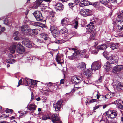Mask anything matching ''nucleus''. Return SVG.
Returning <instances> with one entry per match:
<instances>
[{
    "mask_svg": "<svg viewBox=\"0 0 123 123\" xmlns=\"http://www.w3.org/2000/svg\"><path fill=\"white\" fill-rule=\"evenodd\" d=\"M114 95V94L113 93L109 92L104 97L107 99L110 98H111Z\"/></svg>",
    "mask_w": 123,
    "mask_h": 123,
    "instance_id": "nucleus-30",
    "label": "nucleus"
},
{
    "mask_svg": "<svg viewBox=\"0 0 123 123\" xmlns=\"http://www.w3.org/2000/svg\"><path fill=\"white\" fill-rule=\"evenodd\" d=\"M87 27H89V31H92L94 27V26L93 24V23L92 22H90V24L87 25Z\"/></svg>",
    "mask_w": 123,
    "mask_h": 123,
    "instance_id": "nucleus-32",
    "label": "nucleus"
},
{
    "mask_svg": "<svg viewBox=\"0 0 123 123\" xmlns=\"http://www.w3.org/2000/svg\"><path fill=\"white\" fill-rule=\"evenodd\" d=\"M113 85L116 86L117 90L120 91L123 90V83L115 80L113 81Z\"/></svg>",
    "mask_w": 123,
    "mask_h": 123,
    "instance_id": "nucleus-8",
    "label": "nucleus"
},
{
    "mask_svg": "<svg viewBox=\"0 0 123 123\" xmlns=\"http://www.w3.org/2000/svg\"><path fill=\"white\" fill-rule=\"evenodd\" d=\"M92 5L94 7H98L100 5V3L99 2H96L94 3H92Z\"/></svg>",
    "mask_w": 123,
    "mask_h": 123,
    "instance_id": "nucleus-39",
    "label": "nucleus"
},
{
    "mask_svg": "<svg viewBox=\"0 0 123 123\" xmlns=\"http://www.w3.org/2000/svg\"><path fill=\"white\" fill-rule=\"evenodd\" d=\"M62 100H59L57 102L53 103V106L55 111L57 112H59L60 111V108L62 105Z\"/></svg>",
    "mask_w": 123,
    "mask_h": 123,
    "instance_id": "nucleus-5",
    "label": "nucleus"
},
{
    "mask_svg": "<svg viewBox=\"0 0 123 123\" xmlns=\"http://www.w3.org/2000/svg\"><path fill=\"white\" fill-rule=\"evenodd\" d=\"M92 3L90 2L87 0H81L79 3V6L80 7H83L87 6L88 5H92Z\"/></svg>",
    "mask_w": 123,
    "mask_h": 123,
    "instance_id": "nucleus-15",
    "label": "nucleus"
},
{
    "mask_svg": "<svg viewBox=\"0 0 123 123\" xmlns=\"http://www.w3.org/2000/svg\"><path fill=\"white\" fill-rule=\"evenodd\" d=\"M28 109L30 111H34L36 109V106L34 104H30L27 107Z\"/></svg>",
    "mask_w": 123,
    "mask_h": 123,
    "instance_id": "nucleus-26",
    "label": "nucleus"
},
{
    "mask_svg": "<svg viewBox=\"0 0 123 123\" xmlns=\"http://www.w3.org/2000/svg\"><path fill=\"white\" fill-rule=\"evenodd\" d=\"M56 0L54 1L53 5L55 7L56 9V10L61 11L63 10L64 8V6L60 2H56Z\"/></svg>",
    "mask_w": 123,
    "mask_h": 123,
    "instance_id": "nucleus-6",
    "label": "nucleus"
},
{
    "mask_svg": "<svg viewBox=\"0 0 123 123\" xmlns=\"http://www.w3.org/2000/svg\"><path fill=\"white\" fill-rule=\"evenodd\" d=\"M6 62L7 63H11V59H7L6 60Z\"/></svg>",
    "mask_w": 123,
    "mask_h": 123,
    "instance_id": "nucleus-63",
    "label": "nucleus"
},
{
    "mask_svg": "<svg viewBox=\"0 0 123 123\" xmlns=\"http://www.w3.org/2000/svg\"><path fill=\"white\" fill-rule=\"evenodd\" d=\"M96 99H92L91 100H89V102L90 103H92L96 102Z\"/></svg>",
    "mask_w": 123,
    "mask_h": 123,
    "instance_id": "nucleus-55",
    "label": "nucleus"
},
{
    "mask_svg": "<svg viewBox=\"0 0 123 123\" xmlns=\"http://www.w3.org/2000/svg\"><path fill=\"white\" fill-rule=\"evenodd\" d=\"M80 55L79 51H76L71 56L72 58V59H75L77 57V56H78Z\"/></svg>",
    "mask_w": 123,
    "mask_h": 123,
    "instance_id": "nucleus-28",
    "label": "nucleus"
},
{
    "mask_svg": "<svg viewBox=\"0 0 123 123\" xmlns=\"http://www.w3.org/2000/svg\"><path fill=\"white\" fill-rule=\"evenodd\" d=\"M110 47L111 49L113 50L117 49L118 47L117 45H116L115 44L113 43H112L110 44Z\"/></svg>",
    "mask_w": 123,
    "mask_h": 123,
    "instance_id": "nucleus-31",
    "label": "nucleus"
},
{
    "mask_svg": "<svg viewBox=\"0 0 123 123\" xmlns=\"http://www.w3.org/2000/svg\"><path fill=\"white\" fill-rule=\"evenodd\" d=\"M48 119H50V117L48 115H44L42 117V120H46Z\"/></svg>",
    "mask_w": 123,
    "mask_h": 123,
    "instance_id": "nucleus-38",
    "label": "nucleus"
},
{
    "mask_svg": "<svg viewBox=\"0 0 123 123\" xmlns=\"http://www.w3.org/2000/svg\"><path fill=\"white\" fill-rule=\"evenodd\" d=\"M28 34H29L31 36L35 35L37 34L38 31L37 29H29Z\"/></svg>",
    "mask_w": 123,
    "mask_h": 123,
    "instance_id": "nucleus-21",
    "label": "nucleus"
},
{
    "mask_svg": "<svg viewBox=\"0 0 123 123\" xmlns=\"http://www.w3.org/2000/svg\"><path fill=\"white\" fill-rule=\"evenodd\" d=\"M80 68H83L82 69H84L86 68V64L84 62H81L80 64Z\"/></svg>",
    "mask_w": 123,
    "mask_h": 123,
    "instance_id": "nucleus-40",
    "label": "nucleus"
},
{
    "mask_svg": "<svg viewBox=\"0 0 123 123\" xmlns=\"http://www.w3.org/2000/svg\"><path fill=\"white\" fill-rule=\"evenodd\" d=\"M9 116L8 115L2 114L1 116H0V120L2 119V117L6 118Z\"/></svg>",
    "mask_w": 123,
    "mask_h": 123,
    "instance_id": "nucleus-48",
    "label": "nucleus"
},
{
    "mask_svg": "<svg viewBox=\"0 0 123 123\" xmlns=\"http://www.w3.org/2000/svg\"><path fill=\"white\" fill-rule=\"evenodd\" d=\"M56 19V18L54 16L51 18V20L53 22L55 21Z\"/></svg>",
    "mask_w": 123,
    "mask_h": 123,
    "instance_id": "nucleus-59",
    "label": "nucleus"
},
{
    "mask_svg": "<svg viewBox=\"0 0 123 123\" xmlns=\"http://www.w3.org/2000/svg\"><path fill=\"white\" fill-rule=\"evenodd\" d=\"M117 113L113 110H109L106 112L107 116L110 119L115 118L117 115Z\"/></svg>",
    "mask_w": 123,
    "mask_h": 123,
    "instance_id": "nucleus-7",
    "label": "nucleus"
},
{
    "mask_svg": "<svg viewBox=\"0 0 123 123\" xmlns=\"http://www.w3.org/2000/svg\"><path fill=\"white\" fill-rule=\"evenodd\" d=\"M107 45L105 44L100 45L97 46V48L99 50H105L107 48Z\"/></svg>",
    "mask_w": 123,
    "mask_h": 123,
    "instance_id": "nucleus-25",
    "label": "nucleus"
},
{
    "mask_svg": "<svg viewBox=\"0 0 123 123\" xmlns=\"http://www.w3.org/2000/svg\"><path fill=\"white\" fill-rule=\"evenodd\" d=\"M46 85L49 86H50L52 85V83L51 82H49V83H46Z\"/></svg>",
    "mask_w": 123,
    "mask_h": 123,
    "instance_id": "nucleus-58",
    "label": "nucleus"
},
{
    "mask_svg": "<svg viewBox=\"0 0 123 123\" xmlns=\"http://www.w3.org/2000/svg\"><path fill=\"white\" fill-rule=\"evenodd\" d=\"M16 60L14 59H11V64H13L16 62Z\"/></svg>",
    "mask_w": 123,
    "mask_h": 123,
    "instance_id": "nucleus-53",
    "label": "nucleus"
},
{
    "mask_svg": "<svg viewBox=\"0 0 123 123\" xmlns=\"http://www.w3.org/2000/svg\"><path fill=\"white\" fill-rule=\"evenodd\" d=\"M119 100H118V99L117 100L115 101L114 102L113 104H118V103L119 102Z\"/></svg>",
    "mask_w": 123,
    "mask_h": 123,
    "instance_id": "nucleus-56",
    "label": "nucleus"
},
{
    "mask_svg": "<svg viewBox=\"0 0 123 123\" xmlns=\"http://www.w3.org/2000/svg\"><path fill=\"white\" fill-rule=\"evenodd\" d=\"M108 53L107 52L104 51L103 53V55L105 57L107 58L108 56Z\"/></svg>",
    "mask_w": 123,
    "mask_h": 123,
    "instance_id": "nucleus-46",
    "label": "nucleus"
},
{
    "mask_svg": "<svg viewBox=\"0 0 123 123\" xmlns=\"http://www.w3.org/2000/svg\"><path fill=\"white\" fill-rule=\"evenodd\" d=\"M68 32V30L65 27H64L59 31V33L60 34H63Z\"/></svg>",
    "mask_w": 123,
    "mask_h": 123,
    "instance_id": "nucleus-29",
    "label": "nucleus"
},
{
    "mask_svg": "<svg viewBox=\"0 0 123 123\" xmlns=\"http://www.w3.org/2000/svg\"><path fill=\"white\" fill-rule=\"evenodd\" d=\"M118 58L116 54L110 56L108 58L109 62L111 64H116L118 62Z\"/></svg>",
    "mask_w": 123,
    "mask_h": 123,
    "instance_id": "nucleus-4",
    "label": "nucleus"
},
{
    "mask_svg": "<svg viewBox=\"0 0 123 123\" xmlns=\"http://www.w3.org/2000/svg\"><path fill=\"white\" fill-rule=\"evenodd\" d=\"M76 79V78L75 76H73L72 77L71 79V81L74 84H78Z\"/></svg>",
    "mask_w": 123,
    "mask_h": 123,
    "instance_id": "nucleus-33",
    "label": "nucleus"
},
{
    "mask_svg": "<svg viewBox=\"0 0 123 123\" xmlns=\"http://www.w3.org/2000/svg\"><path fill=\"white\" fill-rule=\"evenodd\" d=\"M85 16H86V15L89 16L91 14V11L89 9H85Z\"/></svg>",
    "mask_w": 123,
    "mask_h": 123,
    "instance_id": "nucleus-34",
    "label": "nucleus"
},
{
    "mask_svg": "<svg viewBox=\"0 0 123 123\" xmlns=\"http://www.w3.org/2000/svg\"><path fill=\"white\" fill-rule=\"evenodd\" d=\"M15 40H19V38L18 36H16L14 38Z\"/></svg>",
    "mask_w": 123,
    "mask_h": 123,
    "instance_id": "nucleus-64",
    "label": "nucleus"
},
{
    "mask_svg": "<svg viewBox=\"0 0 123 123\" xmlns=\"http://www.w3.org/2000/svg\"><path fill=\"white\" fill-rule=\"evenodd\" d=\"M108 0H100V2L104 4H107L108 3Z\"/></svg>",
    "mask_w": 123,
    "mask_h": 123,
    "instance_id": "nucleus-45",
    "label": "nucleus"
},
{
    "mask_svg": "<svg viewBox=\"0 0 123 123\" xmlns=\"http://www.w3.org/2000/svg\"><path fill=\"white\" fill-rule=\"evenodd\" d=\"M101 63L99 61L94 62L91 65L92 70H95L99 69L101 67Z\"/></svg>",
    "mask_w": 123,
    "mask_h": 123,
    "instance_id": "nucleus-10",
    "label": "nucleus"
},
{
    "mask_svg": "<svg viewBox=\"0 0 123 123\" xmlns=\"http://www.w3.org/2000/svg\"><path fill=\"white\" fill-rule=\"evenodd\" d=\"M74 28L77 29L78 26V22L77 21H75L73 22Z\"/></svg>",
    "mask_w": 123,
    "mask_h": 123,
    "instance_id": "nucleus-42",
    "label": "nucleus"
},
{
    "mask_svg": "<svg viewBox=\"0 0 123 123\" xmlns=\"http://www.w3.org/2000/svg\"><path fill=\"white\" fill-rule=\"evenodd\" d=\"M101 106V105H97V106H96L94 108V110H96L99 107Z\"/></svg>",
    "mask_w": 123,
    "mask_h": 123,
    "instance_id": "nucleus-61",
    "label": "nucleus"
},
{
    "mask_svg": "<svg viewBox=\"0 0 123 123\" xmlns=\"http://www.w3.org/2000/svg\"><path fill=\"white\" fill-rule=\"evenodd\" d=\"M5 111L6 113H12L13 112V110H12L7 108L6 110Z\"/></svg>",
    "mask_w": 123,
    "mask_h": 123,
    "instance_id": "nucleus-47",
    "label": "nucleus"
},
{
    "mask_svg": "<svg viewBox=\"0 0 123 123\" xmlns=\"http://www.w3.org/2000/svg\"><path fill=\"white\" fill-rule=\"evenodd\" d=\"M22 44L28 48L31 47L32 45L31 42L28 39H24L22 42Z\"/></svg>",
    "mask_w": 123,
    "mask_h": 123,
    "instance_id": "nucleus-11",
    "label": "nucleus"
},
{
    "mask_svg": "<svg viewBox=\"0 0 123 123\" xmlns=\"http://www.w3.org/2000/svg\"><path fill=\"white\" fill-rule=\"evenodd\" d=\"M123 68V66L122 65H116L113 68L112 72L116 73L122 70Z\"/></svg>",
    "mask_w": 123,
    "mask_h": 123,
    "instance_id": "nucleus-14",
    "label": "nucleus"
},
{
    "mask_svg": "<svg viewBox=\"0 0 123 123\" xmlns=\"http://www.w3.org/2000/svg\"><path fill=\"white\" fill-rule=\"evenodd\" d=\"M1 31L3 32L5 31V27H3L1 28Z\"/></svg>",
    "mask_w": 123,
    "mask_h": 123,
    "instance_id": "nucleus-62",
    "label": "nucleus"
},
{
    "mask_svg": "<svg viewBox=\"0 0 123 123\" xmlns=\"http://www.w3.org/2000/svg\"><path fill=\"white\" fill-rule=\"evenodd\" d=\"M85 9H81L80 11V13L82 15L85 17Z\"/></svg>",
    "mask_w": 123,
    "mask_h": 123,
    "instance_id": "nucleus-41",
    "label": "nucleus"
},
{
    "mask_svg": "<svg viewBox=\"0 0 123 123\" xmlns=\"http://www.w3.org/2000/svg\"><path fill=\"white\" fill-rule=\"evenodd\" d=\"M84 83L87 84H90L91 83V81L90 79L87 78L85 79L84 81Z\"/></svg>",
    "mask_w": 123,
    "mask_h": 123,
    "instance_id": "nucleus-36",
    "label": "nucleus"
},
{
    "mask_svg": "<svg viewBox=\"0 0 123 123\" xmlns=\"http://www.w3.org/2000/svg\"><path fill=\"white\" fill-rule=\"evenodd\" d=\"M116 23L117 26L115 31L117 34L123 36V21L120 20Z\"/></svg>",
    "mask_w": 123,
    "mask_h": 123,
    "instance_id": "nucleus-1",
    "label": "nucleus"
},
{
    "mask_svg": "<svg viewBox=\"0 0 123 123\" xmlns=\"http://www.w3.org/2000/svg\"><path fill=\"white\" fill-rule=\"evenodd\" d=\"M34 98V95L33 94V93L32 92L31 93V101H32V100Z\"/></svg>",
    "mask_w": 123,
    "mask_h": 123,
    "instance_id": "nucleus-60",
    "label": "nucleus"
},
{
    "mask_svg": "<svg viewBox=\"0 0 123 123\" xmlns=\"http://www.w3.org/2000/svg\"><path fill=\"white\" fill-rule=\"evenodd\" d=\"M50 16L51 17L54 16L55 12L53 11L50 12H49Z\"/></svg>",
    "mask_w": 123,
    "mask_h": 123,
    "instance_id": "nucleus-51",
    "label": "nucleus"
},
{
    "mask_svg": "<svg viewBox=\"0 0 123 123\" xmlns=\"http://www.w3.org/2000/svg\"><path fill=\"white\" fill-rule=\"evenodd\" d=\"M30 83L29 84H31L33 85H35L37 83V82L36 80H32L31 79H29Z\"/></svg>",
    "mask_w": 123,
    "mask_h": 123,
    "instance_id": "nucleus-35",
    "label": "nucleus"
},
{
    "mask_svg": "<svg viewBox=\"0 0 123 123\" xmlns=\"http://www.w3.org/2000/svg\"><path fill=\"white\" fill-rule=\"evenodd\" d=\"M102 79V77L101 76L100 78L98 80V81L97 82V83H100L101 81V80Z\"/></svg>",
    "mask_w": 123,
    "mask_h": 123,
    "instance_id": "nucleus-54",
    "label": "nucleus"
},
{
    "mask_svg": "<svg viewBox=\"0 0 123 123\" xmlns=\"http://www.w3.org/2000/svg\"><path fill=\"white\" fill-rule=\"evenodd\" d=\"M33 14L37 21H42L43 17L41 13L39 11H35L33 13Z\"/></svg>",
    "mask_w": 123,
    "mask_h": 123,
    "instance_id": "nucleus-9",
    "label": "nucleus"
},
{
    "mask_svg": "<svg viewBox=\"0 0 123 123\" xmlns=\"http://www.w3.org/2000/svg\"><path fill=\"white\" fill-rule=\"evenodd\" d=\"M69 5L70 8H72L74 6V5L73 3H69Z\"/></svg>",
    "mask_w": 123,
    "mask_h": 123,
    "instance_id": "nucleus-50",
    "label": "nucleus"
},
{
    "mask_svg": "<svg viewBox=\"0 0 123 123\" xmlns=\"http://www.w3.org/2000/svg\"><path fill=\"white\" fill-rule=\"evenodd\" d=\"M98 51V50L97 48V47H96L95 46L91 47L89 50V52L91 53L95 54H97Z\"/></svg>",
    "mask_w": 123,
    "mask_h": 123,
    "instance_id": "nucleus-19",
    "label": "nucleus"
},
{
    "mask_svg": "<svg viewBox=\"0 0 123 123\" xmlns=\"http://www.w3.org/2000/svg\"><path fill=\"white\" fill-rule=\"evenodd\" d=\"M70 23L69 19L68 18H64L62 20L61 24L63 26H66Z\"/></svg>",
    "mask_w": 123,
    "mask_h": 123,
    "instance_id": "nucleus-20",
    "label": "nucleus"
},
{
    "mask_svg": "<svg viewBox=\"0 0 123 123\" xmlns=\"http://www.w3.org/2000/svg\"><path fill=\"white\" fill-rule=\"evenodd\" d=\"M43 2V0H38L36 2V4L35 5H36V6H35L34 8H33L34 9L36 8L37 7L42 4H43V3H42Z\"/></svg>",
    "mask_w": 123,
    "mask_h": 123,
    "instance_id": "nucleus-27",
    "label": "nucleus"
},
{
    "mask_svg": "<svg viewBox=\"0 0 123 123\" xmlns=\"http://www.w3.org/2000/svg\"><path fill=\"white\" fill-rule=\"evenodd\" d=\"M76 77V80H77V82L78 84L81 81V78L80 77H79L77 75H75Z\"/></svg>",
    "mask_w": 123,
    "mask_h": 123,
    "instance_id": "nucleus-43",
    "label": "nucleus"
},
{
    "mask_svg": "<svg viewBox=\"0 0 123 123\" xmlns=\"http://www.w3.org/2000/svg\"><path fill=\"white\" fill-rule=\"evenodd\" d=\"M110 62L108 61H107L105 63V65H104V68L105 70L107 71H108L110 70L111 69V64Z\"/></svg>",
    "mask_w": 123,
    "mask_h": 123,
    "instance_id": "nucleus-22",
    "label": "nucleus"
},
{
    "mask_svg": "<svg viewBox=\"0 0 123 123\" xmlns=\"http://www.w3.org/2000/svg\"><path fill=\"white\" fill-rule=\"evenodd\" d=\"M17 42H15L13 45L10 47L9 49L11 53H13L15 52V49L17 47Z\"/></svg>",
    "mask_w": 123,
    "mask_h": 123,
    "instance_id": "nucleus-24",
    "label": "nucleus"
},
{
    "mask_svg": "<svg viewBox=\"0 0 123 123\" xmlns=\"http://www.w3.org/2000/svg\"><path fill=\"white\" fill-rule=\"evenodd\" d=\"M47 34L45 33H42L40 34V37L42 38L41 39H38V42H44L46 43L49 44L50 43V39L47 37Z\"/></svg>",
    "mask_w": 123,
    "mask_h": 123,
    "instance_id": "nucleus-2",
    "label": "nucleus"
},
{
    "mask_svg": "<svg viewBox=\"0 0 123 123\" xmlns=\"http://www.w3.org/2000/svg\"><path fill=\"white\" fill-rule=\"evenodd\" d=\"M95 34H94V35L91 34L90 36V37L91 39H94L95 38Z\"/></svg>",
    "mask_w": 123,
    "mask_h": 123,
    "instance_id": "nucleus-52",
    "label": "nucleus"
},
{
    "mask_svg": "<svg viewBox=\"0 0 123 123\" xmlns=\"http://www.w3.org/2000/svg\"><path fill=\"white\" fill-rule=\"evenodd\" d=\"M63 58L62 55L60 54H57L56 56V59L57 62L58 64L62 65L64 62L63 60Z\"/></svg>",
    "mask_w": 123,
    "mask_h": 123,
    "instance_id": "nucleus-13",
    "label": "nucleus"
},
{
    "mask_svg": "<svg viewBox=\"0 0 123 123\" xmlns=\"http://www.w3.org/2000/svg\"><path fill=\"white\" fill-rule=\"evenodd\" d=\"M17 52L20 54H22L24 52L25 50L24 47L20 43H18L17 44Z\"/></svg>",
    "mask_w": 123,
    "mask_h": 123,
    "instance_id": "nucleus-16",
    "label": "nucleus"
},
{
    "mask_svg": "<svg viewBox=\"0 0 123 123\" xmlns=\"http://www.w3.org/2000/svg\"><path fill=\"white\" fill-rule=\"evenodd\" d=\"M92 70L91 68L88 69L84 71V74L87 76L90 77L91 74H92Z\"/></svg>",
    "mask_w": 123,
    "mask_h": 123,
    "instance_id": "nucleus-23",
    "label": "nucleus"
},
{
    "mask_svg": "<svg viewBox=\"0 0 123 123\" xmlns=\"http://www.w3.org/2000/svg\"><path fill=\"white\" fill-rule=\"evenodd\" d=\"M50 31L53 34V37L55 38L59 35V30L57 27L54 25H52L50 27Z\"/></svg>",
    "mask_w": 123,
    "mask_h": 123,
    "instance_id": "nucleus-3",
    "label": "nucleus"
},
{
    "mask_svg": "<svg viewBox=\"0 0 123 123\" xmlns=\"http://www.w3.org/2000/svg\"><path fill=\"white\" fill-rule=\"evenodd\" d=\"M18 32L17 31H15L13 34V35L14 36H16L18 34Z\"/></svg>",
    "mask_w": 123,
    "mask_h": 123,
    "instance_id": "nucleus-57",
    "label": "nucleus"
},
{
    "mask_svg": "<svg viewBox=\"0 0 123 123\" xmlns=\"http://www.w3.org/2000/svg\"><path fill=\"white\" fill-rule=\"evenodd\" d=\"M117 107H118V108L121 109L123 108V105L121 103H119L117 104Z\"/></svg>",
    "mask_w": 123,
    "mask_h": 123,
    "instance_id": "nucleus-49",
    "label": "nucleus"
},
{
    "mask_svg": "<svg viewBox=\"0 0 123 123\" xmlns=\"http://www.w3.org/2000/svg\"><path fill=\"white\" fill-rule=\"evenodd\" d=\"M29 79H30L27 78H25L24 79L23 82L24 84L25 85H26L28 84L29 82L30 83Z\"/></svg>",
    "mask_w": 123,
    "mask_h": 123,
    "instance_id": "nucleus-37",
    "label": "nucleus"
},
{
    "mask_svg": "<svg viewBox=\"0 0 123 123\" xmlns=\"http://www.w3.org/2000/svg\"><path fill=\"white\" fill-rule=\"evenodd\" d=\"M50 119L54 123H55L60 120L59 114H57L55 113L52 115L50 117Z\"/></svg>",
    "mask_w": 123,
    "mask_h": 123,
    "instance_id": "nucleus-12",
    "label": "nucleus"
},
{
    "mask_svg": "<svg viewBox=\"0 0 123 123\" xmlns=\"http://www.w3.org/2000/svg\"><path fill=\"white\" fill-rule=\"evenodd\" d=\"M29 30L28 26L26 25H23L21 28V31L25 35L28 34Z\"/></svg>",
    "mask_w": 123,
    "mask_h": 123,
    "instance_id": "nucleus-17",
    "label": "nucleus"
},
{
    "mask_svg": "<svg viewBox=\"0 0 123 123\" xmlns=\"http://www.w3.org/2000/svg\"><path fill=\"white\" fill-rule=\"evenodd\" d=\"M4 23L5 24L7 25H9L10 24L7 18L4 21Z\"/></svg>",
    "mask_w": 123,
    "mask_h": 123,
    "instance_id": "nucleus-44",
    "label": "nucleus"
},
{
    "mask_svg": "<svg viewBox=\"0 0 123 123\" xmlns=\"http://www.w3.org/2000/svg\"><path fill=\"white\" fill-rule=\"evenodd\" d=\"M88 53L87 50L85 49L79 51L80 55H82L83 57L86 58H87L89 57V55L88 54Z\"/></svg>",
    "mask_w": 123,
    "mask_h": 123,
    "instance_id": "nucleus-18",
    "label": "nucleus"
}]
</instances>
